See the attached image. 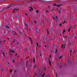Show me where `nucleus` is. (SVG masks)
Instances as JSON below:
<instances>
[{
  "mask_svg": "<svg viewBox=\"0 0 77 77\" xmlns=\"http://www.w3.org/2000/svg\"><path fill=\"white\" fill-rule=\"evenodd\" d=\"M36 49L34 50V51H36L37 50H38V47L39 46V45L38 44V43L37 42L36 43Z\"/></svg>",
  "mask_w": 77,
  "mask_h": 77,
  "instance_id": "obj_1",
  "label": "nucleus"
},
{
  "mask_svg": "<svg viewBox=\"0 0 77 77\" xmlns=\"http://www.w3.org/2000/svg\"><path fill=\"white\" fill-rule=\"evenodd\" d=\"M12 35H18V34L14 31H12L11 32Z\"/></svg>",
  "mask_w": 77,
  "mask_h": 77,
  "instance_id": "obj_2",
  "label": "nucleus"
},
{
  "mask_svg": "<svg viewBox=\"0 0 77 77\" xmlns=\"http://www.w3.org/2000/svg\"><path fill=\"white\" fill-rule=\"evenodd\" d=\"M63 48V49H65V44H63L61 45V48Z\"/></svg>",
  "mask_w": 77,
  "mask_h": 77,
  "instance_id": "obj_3",
  "label": "nucleus"
},
{
  "mask_svg": "<svg viewBox=\"0 0 77 77\" xmlns=\"http://www.w3.org/2000/svg\"><path fill=\"white\" fill-rule=\"evenodd\" d=\"M34 23L35 24V28L37 27V24H38V22L34 21Z\"/></svg>",
  "mask_w": 77,
  "mask_h": 77,
  "instance_id": "obj_4",
  "label": "nucleus"
},
{
  "mask_svg": "<svg viewBox=\"0 0 77 77\" xmlns=\"http://www.w3.org/2000/svg\"><path fill=\"white\" fill-rule=\"evenodd\" d=\"M53 5L54 6H57V7H59L61 6L60 5H57L56 4H54Z\"/></svg>",
  "mask_w": 77,
  "mask_h": 77,
  "instance_id": "obj_5",
  "label": "nucleus"
},
{
  "mask_svg": "<svg viewBox=\"0 0 77 77\" xmlns=\"http://www.w3.org/2000/svg\"><path fill=\"white\" fill-rule=\"evenodd\" d=\"M59 34L60 35V36H61L62 35V32H61V30L59 31Z\"/></svg>",
  "mask_w": 77,
  "mask_h": 77,
  "instance_id": "obj_6",
  "label": "nucleus"
},
{
  "mask_svg": "<svg viewBox=\"0 0 77 77\" xmlns=\"http://www.w3.org/2000/svg\"><path fill=\"white\" fill-rule=\"evenodd\" d=\"M29 9V11L30 12H32V11L33 10V8L32 7H30V8Z\"/></svg>",
  "mask_w": 77,
  "mask_h": 77,
  "instance_id": "obj_7",
  "label": "nucleus"
},
{
  "mask_svg": "<svg viewBox=\"0 0 77 77\" xmlns=\"http://www.w3.org/2000/svg\"><path fill=\"white\" fill-rule=\"evenodd\" d=\"M5 27H6L8 29H9V25H6Z\"/></svg>",
  "mask_w": 77,
  "mask_h": 77,
  "instance_id": "obj_8",
  "label": "nucleus"
},
{
  "mask_svg": "<svg viewBox=\"0 0 77 77\" xmlns=\"http://www.w3.org/2000/svg\"><path fill=\"white\" fill-rule=\"evenodd\" d=\"M12 6H13V4H11L10 5V6L6 7V9H9V8H11V7Z\"/></svg>",
  "mask_w": 77,
  "mask_h": 77,
  "instance_id": "obj_9",
  "label": "nucleus"
},
{
  "mask_svg": "<svg viewBox=\"0 0 77 77\" xmlns=\"http://www.w3.org/2000/svg\"><path fill=\"white\" fill-rule=\"evenodd\" d=\"M18 44H19V42H15L14 45H17Z\"/></svg>",
  "mask_w": 77,
  "mask_h": 77,
  "instance_id": "obj_10",
  "label": "nucleus"
},
{
  "mask_svg": "<svg viewBox=\"0 0 77 77\" xmlns=\"http://www.w3.org/2000/svg\"><path fill=\"white\" fill-rule=\"evenodd\" d=\"M47 33H48V34H47V35L46 36V38H47L48 36V35H50V34H49V32L47 31Z\"/></svg>",
  "mask_w": 77,
  "mask_h": 77,
  "instance_id": "obj_11",
  "label": "nucleus"
},
{
  "mask_svg": "<svg viewBox=\"0 0 77 77\" xmlns=\"http://www.w3.org/2000/svg\"><path fill=\"white\" fill-rule=\"evenodd\" d=\"M25 27H27V29H28V25L26 23H25Z\"/></svg>",
  "mask_w": 77,
  "mask_h": 77,
  "instance_id": "obj_12",
  "label": "nucleus"
},
{
  "mask_svg": "<svg viewBox=\"0 0 77 77\" xmlns=\"http://www.w3.org/2000/svg\"><path fill=\"white\" fill-rule=\"evenodd\" d=\"M57 49H55L54 51V53H57Z\"/></svg>",
  "mask_w": 77,
  "mask_h": 77,
  "instance_id": "obj_13",
  "label": "nucleus"
},
{
  "mask_svg": "<svg viewBox=\"0 0 77 77\" xmlns=\"http://www.w3.org/2000/svg\"><path fill=\"white\" fill-rule=\"evenodd\" d=\"M64 38H66V40H67V39H69V36H64Z\"/></svg>",
  "mask_w": 77,
  "mask_h": 77,
  "instance_id": "obj_14",
  "label": "nucleus"
},
{
  "mask_svg": "<svg viewBox=\"0 0 77 77\" xmlns=\"http://www.w3.org/2000/svg\"><path fill=\"white\" fill-rule=\"evenodd\" d=\"M19 34H20V35H23V32H19Z\"/></svg>",
  "mask_w": 77,
  "mask_h": 77,
  "instance_id": "obj_15",
  "label": "nucleus"
},
{
  "mask_svg": "<svg viewBox=\"0 0 77 77\" xmlns=\"http://www.w3.org/2000/svg\"><path fill=\"white\" fill-rule=\"evenodd\" d=\"M48 61H49V63L50 65H51V62H50V59H48Z\"/></svg>",
  "mask_w": 77,
  "mask_h": 77,
  "instance_id": "obj_16",
  "label": "nucleus"
},
{
  "mask_svg": "<svg viewBox=\"0 0 77 77\" xmlns=\"http://www.w3.org/2000/svg\"><path fill=\"white\" fill-rule=\"evenodd\" d=\"M19 10V9H17L16 8H15L14 9V11H15H15H18Z\"/></svg>",
  "mask_w": 77,
  "mask_h": 77,
  "instance_id": "obj_17",
  "label": "nucleus"
},
{
  "mask_svg": "<svg viewBox=\"0 0 77 77\" xmlns=\"http://www.w3.org/2000/svg\"><path fill=\"white\" fill-rule=\"evenodd\" d=\"M33 62H34V63H35V58H33Z\"/></svg>",
  "mask_w": 77,
  "mask_h": 77,
  "instance_id": "obj_18",
  "label": "nucleus"
},
{
  "mask_svg": "<svg viewBox=\"0 0 77 77\" xmlns=\"http://www.w3.org/2000/svg\"><path fill=\"white\" fill-rule=\"evenodd\" d=\"M31 24H29V27L30 29H31Z\"/></svg>",
  "mask_w": 77,
  "mask_h": 77,
  "instance_id": "obj_19",
  "label": "nucleus"
},
{
  "mask_svg": "<svg viewBox=\"0 0 77 77\" xmlns=\"http://www.w3.org/2000/svg\"><path fill=\"white\" fill-rule=\"evenodd\" d=\"M52 18L54 20H56V18L54 17H52Z\"/></svg>",
  "mask_w": 77,
  "mask_h": 77,
  "instance_id": "obj_20",
  "label": "nucleus"
},
{
  "mask_svg": "<svg viewBox=\"0 0 77 77\" xmlns=\"http://www.w3.org/2000/svg\"><path fill=\"white\" fill-rule=\"evenodd\" d=\"M29 64V61H27L26 62V66H27V64Z\"/></svg>",
  "mask_w": 77,
  "mask_h": 77,
  "instance_id": "obj_21",
  "label": "nucleus"
},
{
  "mask_svg": "<svg viewBox=\"0 0 77 77\" xmlns=\"http://www.w3.org/2000/svg\"><path fill=\"white\" fill-rule=\"evenodd\" d=\"M5 8H3L2 10H1L0 12H2V11H5Z\"/></svg>",
  "mask_w": 77,
  "mask_h": 77,
  "instance_id": "obj_22",
  "label": "nucleus"
},
{
  "mask_svg": "<svg viewBox=\"0 0 77 77\" xmlns=\"http://www.w3.org/2000/svg\"><path fill=\"white\" fill-rule=\"evenodd\" d=\"M71 29V27H70V28H69V29H68V32H69V31H70V29Z\"/></svg>",
  "mask_w": 77,
  "mask_h": 77,
  "instance_id": "obj_23",
  "label": "nucleus"
},
{
  "mask_svg": "<svg viewBox=\"0 0 77 77\" xmlns=\"http://www.w3.org/2000/svg\"><path fill=\"white\" fill-rule=\"evenodd\" d=\"M29 39L31 40V42L32 41V38H31L29 37Z\"/></svg>",
  "mask_w": 77,
  "mask_h": 77,
  "instance_id": "obj_24",
  "label": "nucleus"
},
{
  "mask_svg": "<svg viewBox=\"0 0 77 77\" xmlns=\"http://www.w3.org/2000/svg\"><path fill=\"white\" fill-rule=\"evenodd\" d=\"M2 54L3 55V56H5V53H2Z\"/></svg>",
  "mask_w": 77,
  "mask_h": 77,
  "instance_id": "obj_25",
  "label": "nucleus"
},
{
  "mask_svg": "<svg viewBox=\"0 0 77 77\" xmlns=\"http://www.w3.org/2000/svg\"><path fill=\"white\" fill-rule=\"evenodd\" d=\"M65 32V30L64 29V30H63V33H64Z\"/></svg>",
  "mask_w": 77,
  "mask_h": 77,
  "instance_id": "obj_26",
  "label": "nucleus"
},
{
  "mask_svg": "<svg viewBox=\"0 0 77 77\" xmlns=\"http://www.w3.org/2000/svg\"><path fill=\"white\" fill-rule=\"evenodd\" d=\"M71 51H72L71 50H70V51H69V53H70V55H71Z\"/></svg>",
  "mask_w": 77,
  "mask_h": 77,
  "instance_id": "obj_27",
  "label": "nucleus"
},
{
  "mask_svg": "<svg viewBox=\"0 0 77 77\" xmlns=\"http://www.w3.org/2000/svg\"><path fill=\"white\" fill-rule=\"evenodd\" d=\"M44 75H45V73H44L43 74L42 76L43 77H44Z\"/></svg>",
  "mask_w": 77,
  "mask_h": 77,
  "instance_id": "obj_28",
  "label": "nucleus"
},
{
  "mask_svg": "<svg viewBox=\"0 0 77 77\" xmlns=\"http://www.w3.org/2000/svg\"><path fill=\"white\" fill-rule=\"evenodd\" d=\"M61 12V10H60L58 11V12H59V14H60V13Z\"/></svg>",
  "mask_w": 77,
  "mask_h": 77,
  "instance_id": "obj_29",
  "label": "nucleus"
},
{
  "mask_svg": "<svg viewBox=\"0 0 77 77\" xmlns=\"http://www.w3.org/2000/svg\"><path fill=\"white\" fill-rule=\"evenodd\" d=\"M57 17V16H56V20H57V17Z\"/></svg>",
  "mask_w": 77,
  "mask_h": 77,
  "instance_id": "obj_30",
  "label": "nucleus"
},
{
  "mask_svg": "<svg viewBox=\"0 0 77 77\" xmlns=\"http://www.w3.org/2000/svg\"><path fill=\"white\" fill-rule=\"evenodd\" d=\"M14 51V50H11L10 51V52H12V51Z\"/></svg>",
  "mask_w": 77,
  "mask_h": 77,
  "instance_id": "obj_31",
  "label": "nucleus"
},
{
  "mask_svg": "<svg viewBox=\"0 0 77 77\" xmlns=\"http://www.w3.org/2000/svg\"><path fill=\"white\" fill-rule=\"evenodd\" d=\"M36 12L37 14H38V12H39V11H36Z\"/></svg>",
  "mask_w": 77,
  "mask_h": 77,
  "instance_id": "obj_32",
  "label": "nucleus"
},
{
  "mask_svg": "<svg viewBox=\"0 0 77 77\" xmlns=\"http://www.w3.org/2000/svg\"><path fill=\"white\" fill-rule=\"evenodd\" d=\"M46 12L47 13H48V12H49V11H46Z\"/></svg>",
  "mask_w": 77,
  "mask_h": 77,
  "instance_id": "obj_33",
  "label": "nucleus"
},
{
  "mask_svg": "<svg viewBox=\"0 0 77 77\" xmlns=\"http://www.w3.org/2000/svg\"><path fill=\"white\" fill-rule=\"evenodd\" d=\"M46 1H42V2H43V3H44V2H46Z\"/></svg>",
  "mask_w": 77,
  "mask_h": 77,
  "instance_id": "obj_34",
  "label": "nucleus"
},
{
  "mask_svg": "<svg viewBox=\"0 0 77 77\" xmlns=\"http://www.w3.org/2000/svg\"><path fill=\"white\" fill-rule=\"evenodd\" d=\"M12 70L11 69V70H10L9 72H12Z\"/></svg>",
  "mask_w": 77,
  "mask_h": 77,
  "instance_id": "obj_35",
  "label": "nucleus"
},
{
  "mask_svg": "<svg viewBox=\"0 0 77 77\" xmlns=\"http://www.w3.org/2000/svg\"><path fill=\"white\" fill-rule=\"evenodd\" d=\"M66 23L65 21H64V22L63 23L64 24V23Z\"/></svg>",
  "mask_w": 77,
  "mask_h": 77,
  "instance_id": "obj_36",
  "label": "nucleus"
},
{
  "mask_svg": "<svg viewBox=\"0 0 77 77\" xmlns=\"http://www.w3.org/2000/svg\"><path fill=\"white\" fill-rule=\"evenodd\" d=\"M1 51L2 52V53H3V50L2 49L1 50Z\"/></svg>",
  "mask_w": 77,
  "mask_h": 77,
  "instance_id": "obj_37",
  "label": "nucleus"
},
{
  "mask_svg": "<svg viewBox=\"0 0 77 77\" xmlns=\"http://www.w3.org/2000/svg\"><path fill=\"white\" fill-rule=\"evenodd\" d=\"M51 35H53V32H51Z\"/></svg>",
  "mask_w": 77,
  "mask_h": 77,
  "instance_id": "obj_38",
  "label": "nucleus"
},
{
  "mask_svg": "<svg viewBox=\"0 0 77 77\" xmlns=\"http://www.w3.org/2000/svg\"><path fill=\"white\" fill-rule=\"evenodd\" d=\"M14 61H15V60H13V63H14Z\"/></svg>",
  "mask_w": 77,
  "mask_h": 77,
  "instance_id": "obj_39",
  "label": "nucleus"
},
{
  "mask_svg": "<svg viewBox=\"0 0 77 77\" xmlns=\"http://www.w3.org/2000/svg\"><path fill=\"white\" fill-rule=\"evenodd\" d=\"M62 56L60 57L59 58V59H61V58H62Z\"/></svg>",
  "mask_w": 77,
  "mask_h": 77,
  "instance_id": "obj_40",
  "label": "nucleus"
},
{
  "mask_svg": "<svg viewBox=\"0 0 77 77\" xmlns=\"http://www.w3.org/2000/svg\"><path fill=\"white\" fill-rule=\"evenodd\" d=\"M10 56H12V55L11 54H10Z\"/></svg>",
  "mask_w": 77,
  "mask_h": 77,
  "instance_id": "obj_41",
  "label": "nucleus"
},
{
  "mask_svg": "<svg viewBox=\"0 0 77 77\" xmlns=\"http://www.w3.org/2000/svg\"><path fill=\"white\" fill-rule=\"evenodd\" d=\"M3 41L4 42H5V41H6V40H3Z\"/></svg>",
  "mask_w": 77,
  "mask_h": 77,
  "instance_id": "obj_42",
  "label": "nucleus"
},
{
  "mask_svg": "<svg viewBox=\"0 0 77 77\" xmlns=\"http://www.w3.org/2000/svg\"><path fill=\"white\" fill-rule=\"evenodd\" d=\"M14 42H15V39H14V41L13 42V43H14Z\"/></svg>",
  "mask_w": 77,
  "mask_h": 77,
  "instance_id": "obj_43",
  "label": "nucleus"
},
{
  "mask_svg": "<svg viewBox=\"0 0 77 77\" xmlns=\"http://www.w3.org/2000/svg\"><path fill=\"white\" fill-rule=\"evenodd\" d=\"M35 67H36V65H35V66L34 67H33V68H35Z\"/></svg>",
  "mask_w": 77,
  "mask_h": 77,
  "instance_id": "obj_44",
  "label": "nucleus"
},
{
  "mask_svg": "<svg viewBox=\"0 0 77 77\" xmlns=\"http://www.w3.org/2000/svg\"><path fill=\"white\" fill-rule=\"evenodd\" d=\"M62 26V24L60 23V26Z\"/></svg>",
  "mask_w": 77,
  "mask_h": 77,
  "instance_id": "obj_45",
  "label": "nucleus"
},
{
  "mask_svg": "<svg viewBox=\"0 0 77 77\" xmlns=\"http://www.w3.org/2000/svg\"><path fill=\"white\" fill-rule=\"evenodd\" d=\"M15 52V51H13L12 52V53H14Z\"/></svg>",
  "mask_w": 77,
  "mask_h": 77,
  "instance_id": "obj_46",
  "label": "nucleus"
},
{
  "mask_svg": "<svg viewBox=\"0 0 77 77\" xmlns=\"http://www.w3.org/2000/svg\"><path fill=\"white\" fill-rule=\"evenodd\" d=\"M57 73H56V77H57Z\"/></svg>",
  "mask_w": 77,
  "mask_h": 77,
  "instance_id": "obj_47",
  "label": "nucleus"
},
{
  "mask_svg": "<svg viewBox=\"0 0 77 77\" xmlns=\"http://www.w3.org/2000/svg\"><path fill=\"white\" fill-rule=\"evenodd\" d=\"M13 12H14V13H15V11L14 10H13Z\"/></svg>",
  "mask_w": 77,
  "mask_h": 77,
  "instance_id": "obj_48",
  "label": "nucleus"
},
{
  "mask_svg": "<svg viewBox=\"0 0 77 77\" xmlns=\"http://www.w3.org/2000/svg\"><path fill=\"white\" fill-rule=\"evenodd\" d=\"M31 25H32V27H33V24H32Z\"/></svg>",
  "mask_w": 77,
  "mask_h": 77,
  "instance_id": "obj_49",
  "label": "nucleus"
},
{
  "mask_svg": "<svg viewBox=\"0 0 77 77\" xmlns=\"http://www.w3.org/2000/svg\"><path fill=\"white\" fill-rule=\"evenodd\" d=\"M45 48H47V46L45 45Z\"/></svg>",
  "mask_w": 77,
  "mask_h": 77,
  "instance_id": "obj_50",
  "label": "nucleus"
},
{
  "mask_svg": "<svg viewBox=\"0 0 77 77\" xmlns=\"http://www.w3.org/2000/svg\"><path fill=\"white\" fill-rule=\"evenodd\" d=\"M2 41H1L0 42V44H2Z\"/></svg>",
  "mask_w": 77,
  "mask_h": 77,
  "instance_id": "obj_51",
  "label": "nucleus"
},
{
  "mask_svg": "<svg viewBox=\"0 0 77 77\" xmlns=\"http://www.w3.org/2000/svg\"><path fill=\"white\" fill-rule=\"evenodd\" d=\"M17 55V54H16L15 55V56H16Z\"/></svg>",
  "mask_w": 77,
  "mask_h": 77,
  "instance_id": "obj_52",
  "label": "nucleus"
},
{
  "mask_svg": "<svg viewBox=\"0 0 77 77\" xmlns=\"http://www.w3.org/2000/svg\"><path fill=\"white\" fill-rule=\"evenodd\" d=\"M25 15H27V14H25Z\"/></svg>",
  "mask_w": 77,
  "mask_h": 77,
  "instance_id": "obj_53",
  "label": "nucleus"
},
{
  "mask_svg": "<svg viewBox=\"0 0 77 77\" xmlns=\"http://www.w3.org/2000/svg\"><path fill=\"white\" fill-rule=\"evenodd\" d=\"M4 32L5 33H6V31H5V32Z\"/></svg>",
  "mask_w": 77,
  "mask_h": 77,
  "instance_id": "obj_54",
  "label": "nucleus"
},
{
  "mask_svg": "<svg viewBox=\"0 0 77 77\" xmlns=\"http://www.w3.org/2000/svg\"><path fill=\"white\" fill-rule=\"evenodd\" d=\"M15 72H17V70H15Z\"/></svg>",
  "mask_w": 77,
  "mask_h": 77,
  "instance_id": "obj_55",
  "label": "nucleus"
},
{
  "mask_svg": "<svg viewBox=\"0 0 77 77\" xmlns=\"http://www.w3.org/2000/svg\"><path fill=\"white\" fill-rule=\"evenodd\" d=\"M8 39H10V38H8Z\"/></svg>",
  "mask_w": 77,
  "mask_h": 77,
  "instance_id": "obj_56",
  "label": "nucleus"
},
{
  "mask_svg": "<svg viewBox=\"0 0 77 77\" xmlns=\"http://www.w3.org/2000/svg\"><path fill=\"white\" fill-rule=\"evenodd\" d=\"M9 63H8V64L9 65Z\"/></svg>",
  "mask_w": 77,
  "mask_h": 77,
  "instance_id": "obj_57",
  "label": "nucleus"
},
{
  "mask_svg": "<svg viewBox=\"0 0 77 77\" xmlns=\"http://www.w3.org/2000/svg\"><path fill=\"white\" fill-rule=\"evenodd\" d=\"M6 32H8V31H7V30H6Z\"/></svg>",
  "mask_w": 77,
  "mask_h": 77,
  "instance_id": "obj_58",
  "label": "nucleus"
},
{
  "mask_svg": "<svg viewBox=\"0 0 77 77\" xmlns=\"http://www.w3.org/2000/svg\"><path fill=\"white\" fill-rule=\"evenodd\" d=\"M40 56H41V54H40Z\"/></svg>",
  "mask_w": 77,
  "mask_h": 77,
  "instance_id": "obj_59",
  "label": "nucleus"
},
{
  "mask_svg": "<svg viewBox=\"0 0 77 77\" xmlns=\"http://www.w3.org/2000/svg\"><path fill=\"white\" fill-rule=\"evenodd\" d=\"M44 70H45V69H44Z\"/></svg>",
  "mask_w": 77,
  "mask_h": 77,
  "instance_id": "obj_60",
  "label": "nucleus"
},
{
  "mask_svg": "<svg viewBox=\"0 0 77 77\" xmlns=\"http://www.w3.org/2000/svg\"><path fill=\"white\" fill-rule=\"evenodd\" d=\"M57 10L58 11V9H57Z\"/></svg>",
  "mask_w": 77,
  "mask_h": 77,
  "instance_id": "obj_61",
  "label": "nucleus"
},
{
  "mask_svg": "<svg viewBox=\"0 0 77 77\" xmlns=\"http://www.w3.org/2000/svg\"><path fill=\"white\" fill-rule=\"evenodd\" d=\"M66 23L67 24V22H66Z\"/></svg>",
  "mask_w": 77,
  "mask_h": 77,
  "instance_id": "obj_62",
  "label": "nucleus"
},
{
  "mask_svg": "<svg viewBox=\"0 0 77 77\" xmlns=\"http://www.w3.org/2000/svg\"><path fill=\"white\" fill-rule=\"evenodd\" d=\"M35 74L36 75V73H35Z\"/></svg>",
  "mask_w": 77,
  "mask_h": 77,
  "instance_id": "obj_63",
  "label": "nucleus"
},
{
  "mask_svg": "<svg viewBox=\"0 0 77 77\" xmlns=\"http://www.w3.org/2000/svg\"><path fill=\"white\" fill-rule=\"evenodd\" d=\"M71 23H72V21L71 22Z\"/></svg>",
  "mask_w": 77,
  "mask_h": 77,
  "instance_id": "obj_64",
  "label": "nucleus"
}]
</instances>
